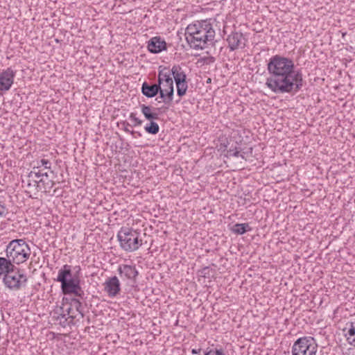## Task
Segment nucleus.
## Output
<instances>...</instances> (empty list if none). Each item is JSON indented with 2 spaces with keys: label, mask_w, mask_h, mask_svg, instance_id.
Masks as SVG:
<instances>
[{
  "label": "nucleus",
  "mask_w": 355,
  "mask_h": 355,
  "mask_svg": "<svg viewBox=\"0 0 355 355\" xmlns=\"http://www.w3.org/2000/svg\"><path fill=\"white\" fill-rule=\"evenodd\" d=\"M186 40L193 49H203L208 42H211L215 37V31L210 23L198 21L189 24L185 31Z\"/></svg>",
  "instance_id": "nucleus-2"
},
{
  "label": "nucleus",
  "mask_w": 355,
  "mask_h": 355,
  "mask_svg": "<svg viewBox=\"0 0 355 355\" xmlns=\"http://www.w3.org/2000/svg\"><path fill=\"white\" fill-rule=\"evenodd\" d=\"M207 82V83H210L211 82V78H209Z\"/></svg>",
  "instance_id": "nucleus-36"
},
{
  "label": "nucleus",
  "mask_w": 355,
  "mask_h": 355,
  "mask_svg": "<svg viewBox=\"0 0 355 355\" xmlns=\"http://www.w3.org/2000/svg\"><path fill=\"white\" fill-rule=\"evenodd\" d=\"M38 177V182L39 185H37V190L41 192H49L53 187L54 182L49 179V175L46 172H42L41 171H36Z\"/></svg>",
  "instance_id": "nucleus-12"
},
{
  "label": "nucleus",
  "mask_w": 355,
  "mask_h": 355,
  "mask_svg": "<svg viewBox=\"0 0 355 355\" xmlns=\"http://www.w3.org/2000/svg\"><path fill=\"white\" fill-rule=\"evenodd\" d=\"M70 305L73 307V310L78 313L80 318H83L85 315L83 313L82 302L77 298L70 299Z\"/></svg>",
  "instance_id": "nucleus-21"
},
{
  "label": "nucleus",
  "mask_w": 355,
  "mask_h": 355,
  "mask_svg": "<svg viewBox=\"0 0 355 355\" xmlns=\"http://www.w3.org/2000/svg\"><path fill=\"white\" fill-rule=\"evenodd\" d=\"M354 346H355V337L352 340V343Z\"/></svg>",
  "instance_id": "nucleus-33"
},
{
  "label": "nucleus",
  "mask_w": 355,
  "mask_h": 355,
  "mask_svg": "<svg viewBox=\"0 0 355 355\" xmlns=\"http://www.w3.org/2000/svg\"><path fill=\"white\" fill-rule=\"evenodd\" d=\"M231 230L233 233L239 235H242L245 234L246 232L250 231L251 227H250L248 223H236L233 225L231 228Z\"/></svg>",
  "instance_id": "nucleus-20"
},
{
  "label": "nucleus",
  "mask_w": 355,
  "mask_h": 355,
  "mask_svg": "<svg viewBox=\"0 0 355 355\" xmlns=\"http://www.w3.org/2000/svg\"><path fill=\"white\" fill-rule=\"evenodd\" d=\"M64 300L67 301V300H68V299H67V298H64V297H63L62 301L64 302Z\"/></svg>",
  "instance_id": "nucleus-34"
},
{
  "label": "nucleus",
  "mask_w": 355,
  "mask_h": 355,
  "mask_svg": "<svg viewBox=\"0 0 355 355\" xmlns=\"http://www.w3.org/2000/svg\"><path fill=\"white\" fill-rule=\"evenodd\" d=\"M144 130L148 134L156 135L159 131V126L156 122L151 120L150 121V123L146 125Z\"/></svg>",
  "instance_id": "nucleus-22"
},
{
  "label": "nucleus",
  "mask_w": 355,
  "mask_h": 355,
  "mask_svg": "<svg viewBox=\"0 0 355 355\" xmlns=\"http://www.w3.org/2000/svg\"><path fill=\"white\" fill-rule=\"evenodd\" d=\"M170 72L171 73V76H173L175 83L187 80V75L180 65H174L172 69H170Z\"/></svg>",
  "instance_id": "nucleus-19"
},
{
  "label": "nucleus",
  "mask_w": 355,
  "mask_h": 355,
  "mask_svg": "<svg viewBox=\"0 0 355 355\" xmlns=\"http://www.w3.org/2000/svg\"><path fill=\"white\" fill-rule=\"evenodd\" d=\"M157 85H159L161 90L159 98L162 101H159V102H163L167 105H171L173 100L174 87L170 69L164 67L159 70Z\"/></svg>",
  "instance_id": "nucleus-5"
},
{
  "label": "nucleus",
  "mask_w": 355,
  "mask_h": 355,
  "mask_svg": "<svg viewBox=\"0 0 355 355\" xmlns=\"http://www.w3.org/2000/svg\"><path fill=\"white\" fill-rule=\"evenodd\" d=\"M318 344L311 336L299 338L293 345L292 355H316Z\"/></svg>",
  "instance_id": "nucleus-8"
},
{
  "label": "nucleus",
  "mask_w": 355,
  "mask_h": 355,
  "mask_svg": "<svg viewBox=\"0 0 355 355\" xmlns=\"http://www.w3.org/2000/svg\"><path fill=\"white\" fill-rule=\"evenodd\" d=\"M38 177L37 173H36L35 168H34L33 171H31L28 175L26 188L28 192L36 193L40 191L37 190V185H39V184H37Z\"/></svg>",
  "instance_id": "nucleus-16"
},
{
  "label": "nucleus",
  "mask_w": 355,
  "mask_h": 355,
  "mask_svg": "<svg viewBox=\"0 0 355 355\" xmlns=\"http://www.w3.org/2000/svg\"><path fill=\"white\" fill-rule=\"evenodd\" d=\"M205 355H225L223 349H211Z\"/></svg>",
  "instance_id": "nucleus-28"
},
{
  "label": "nucleus",
  "mask_w": 355,
  "mask_h": 355,
  "mask_svg": "<svg viewBox=\"0 0 355 355\" xmlns=\"http://www.w3.org/2000/svg\"><path fill=\"white\" fill-rule=\"evenodd\" d=\"M62 310V313L60 315L62 318H65L66 315H69L70 318L72 320L77 318V315L75 313V311L73 307L69 304V306L64 309V307H60Z\"/></svg>",
  "instance_id": "nucleus-24"
},
{
  "label": "nucleus",
  "mask_w": 355,
  "mask_h": 355,
  "mask_svg": "<svg viewBox=\"0 0 355 355\" xmlns=\"http://www.w3.org/2000/svg\"><path fill=\"white\" fill-rule=\"evenodd\" d=\"M15 267L14 263L9 257H0V275L5 276V274L12 272Z\"/></svg>",
  "instance_id": "nucleus-17"
},
{
  "label": "nucleus",
  "mask_w": 355,
  "mask_h": 355,
  "mask_svg": "<svg viewBox=\"0 0 355 355\" xmlns=\"http://www.w3.org/2000/svg\"><path fill=\"white\" fill-rule=\"evenodd\" d=\"M159 85L157 84L149 85L144 82L141 85L142 94L148 98L155 97L157 94L160 95Z\"/></svg>",
  "instance_id": "nucleus-15"
},
{
  "label": "nucleus",
  "mask_w": 355,
  "mask_h": 355,
  "mask_svg": "<svg viewBox=\"0 0 355 355\" xmlns=\"http://www.w3.org/2000/svg\"><path fill=\"white\" fill-rule=\"evenodd\" d=\"M347 334L349 336L355 337V322L350 323V327L348 329Z\"/></svg>",
  "instance_id": "nucleus-29"
},
{
  "label": "nucleus",
  "mask_w": 355,
  "mask_h": 355,
  "mask_svg": "<svg viewBox=\"0 0 355 355\" xmlns=\"http://www.w3.org/2000/svg\"><path fill=\"white\" fill-rule=\"evenodd\" d=\"M156 110L157 108L153 107L150 105H146L144 104L141 105V110L142 114L144 115L145 118L149 121L159 119L158 113L154 112V110Z\"/></svg>",
  "instance_id": "nucleus-18"
},
{
  "label": "nucleus",
  "mask_w": 355,
  "mask_h": 355,
  "mask_svg": "<svg viewBox=\"0 0 355 355\" xmlns=\"http://www.w3.org/2000/svg\"><path fill=\"white\" fill-rule=\"evenodd\" d=\"M128 125H129V123H126V125H125V126L124 127V128H123V130H124L125 132H128V133H130V134L133 135V134L135 133V132H134L133 130H130L128 128Z\"/></svg>",
  "instance_id": "nucleus-32"
},
{
  "label": "nucleus",
  "mask_w": 355,
  "mask_h": 355,
  "mask_svg": "<svg viewBox=\"0 0 355 355\" xmlns=\"http://www.w3.org/2000/svg\"><path fill=\"white\" fill-rule=\"evenodd\" d=\"M269 76L266 85L275 94L297 93L303 87L301 71L295 70L293 61L286 57L275 55L267 64Z\"/></svg>",
  "instance_id": "nucleus-1"
},
{
  "label": "nucleus",
  "mask_w": 355,
  "mask_h": 355,
  "mask_svg": "<svg viewBox=\"0 0 355 355\" xmlns=\"http://www.w3.org/2000/svg\"><path fill=\"white\" fill-rule=\"evenodd\" d=\"M208 272H209V267H205L201 270V274H202V276L206 277L207 275H209Z\"/></svg>",
  "instance_id": "nucleus-31"
},
{
  "label": "nucleus",
  "mask_w": 355,
  "mask_h": 355,
  "mask_svg": "<svg viewBox=\"0 0 355 355\" xmlns=\"http://www.w3.org/2000/svg\"><path fill=\"white\" fill-rule=\"evenodd\" d=\"M8 214V209L3 202L0 201V218L5 217Z\"/></svg>",
  "instance_id": "nucleus-27"
},
{
  "label": "nucleus",
  "mask_w": 355,
  "mask_h": 355,
  "mask_svg": "<svg viewBox=\"0 0 355 355\" xmlns=\"http://www.w3.org/2000/svg\"><path fill=\"white\" fill-rule=\"evenodd\" d=\"M117 271L121 278L125 277L133 282H135L136 277L139 275L138 270L135 266L127 264L120 265Z\"/></svg>",
  "instance_id": "nucleus-13"
},
{
  "label": "nucleus",
  "mask_w": 355,
  "mask_h": 355,
  "mask_svg": "<svg viewBox=\"0 0 355 355\" xmlns=\"http://www.w3.org/2000/svg\"><path fill=\"white\" fill-rule=\"evenodd\" d=\"M103 286L104 291L106 292L110 297L116 296L121 291V284L119 279L116 276L107 278Z\"/></svg>",
  "instance_id": "nucleus-11"
},
{
  "label": "nucleus",
  "mask_w": 355,
  "mask_h": 355,
  "mask_svg": "<svg viewBox=\"0 0 355 355\" xmlns=\"http://www.w3.org/2000/svg\"><path fill=\"white\" fill-rule=\"evenodd\" d=\"M129 117H130V120L134 123V125L136 126V125H141L142 121L136 116L135 113H133V112L130 113Z\"/></svg>",
  "instance_id": "nucleus-26"
},
{
  "label": "nucleus",
  "mask_w": 355,
  "mask_h": 355,
  "mask_svg": "<svg viewBox=\"0 0 355 355\" xmlns=\"http://www.w3.org/2000/svg\"><path fill=\"white\" fill-rule=\"evenodd\" d=\"M28 278L24 270L16 266L5 274L3 277V283L5 286L11 291H17L26 286Z\"/></svg>",
  "instance_id": "nucleus-7"
},
{
  "label": "nucleus",
  "mask_w": 355,
  "mask_h": 355,
  "mask_svg": "<svg viewBox=\"0 0 355 355\" xmlns=\"http://www.w3.org/2000/svg\"><path fill=\"white\" fill-rule=\"evenodd\" d=\"M116 236L120 247L126 252H135L142 245L140 232L131 227H122Z\"/></svg>",
  "instance_id": "nucleus-6"
},
{
  "label": "nucleus",
  "mask_w": 355,
  "mask_h": 355,
  "mask_svg": "<svg viewBox=\"0 0 355 355\" xmlns=\"http://www.w3.org/2000/svg\"><path fill=\"white\" fill-rule=\"evenodd\" d=\"M227 157H241V158L244 159V156L241 154H240V151L237 149V148H235L234 149H229L227 151L226 154Z\"/></svg>",
  "instance_id": "nucleus-25"
},
{
  "label": "nucleus",
  "mask_w": 355,
  "mask_h": 355,
  "mask_svg": "<svg viewBox=\"0 0 355 355\" xmlns=\"http://www.w3.org/2000/svg\"><path fill=\"white\" fill-rule=\"evenodd\" d=\"M228 47L231 51L239 49H243L245 46L247 40L242 33L232 32L227 37Z\"/></svg>",
  "instance_id": "nucleus-9"
},
{
  "label": "nucleus",
  "mask_w": 355,
  "mask_h": 355,
  "mask_svg": "<svg viewBox=\"0 0 355 355\" xmlns=\"http://www.w3.org/2000/svg\"><path fill=\"white\" fill-rule=\"evenodd\" d=\"M76 273L72 276L71 266L65 264L58 271L56 281L60 282L61 290L64 295L73 294L76 297L83 298L85 293L80 286L79 272L81 268L79 266L74 268Z\"/></svg>",
  "instance_id": "nucleus-3"
},
{
  "label": "nucleus",
  "mask_w": 355,
  "mask_h": 355,
  "mask_svg": "<svg viewBox=\"0 0 355 355\" xmlns=\"http://www.w3.org/2000/svg\"><path fill=\"white\" fill-rule=\"evenodd\" d=\"M6 253L14 264L19 265L29 259L31 250L24 239H14L6 246Z\"/></svg>",
  "instance_id": "nucleus-4"
},
{
  "label": "nucleus",
  "mask_w": 355,
  "mask_h": 355,
  "mask_svg": "<svg viewBox=\"0 0 355 355\" xmlns=\"http://www.w3.org/2000/svg\"><path fill=\"white\" fill-rule=\"evenodd\" d=\"M177 87V94L180 97L186 94L188 85L187 80L178 81L175 83Z\"/></svg>",
  "instance_id": "nucleus-23"
},
{
  "label": "nucleus",
  "mask_w": 355,
  "mask_h": 355,
  "mask_svg": "<svg viewBox=\"0 0 355 355\" xmlns=\"http://www.w3.org/2000/svg\"><path fill=\"white\" fill-rule=\"evenodd\" d=\"M15 76V72L11 68L3 71L0 73V90L8 91L13 84Z\"/></svg>",
  "instance_id": "nucleus-10"
},
{
  "label": "nucleus",
  "mask_w": 355,
  "mask_h": 355,
  "mask_svg": "<svg viewBox=\"0 0 355 355\" xmlns=\"http://www.w3.org/2000/svg\"><path fill=\"white\" fill-rule=\"evenodd\" d=\"M148 49L153 53H158L166 50V43L160 37H153L148 42Z\"/></svg>",
  "instance_id": "nucleus-14"
},
{
  "label": "nucleus",
  "mask_w": 355,
  "mask_h": 355,
  "mask_svg": "<svg viewBox=\"0 0 355 355\" xmlns=\"http://www.w3.org/2000/svg\"><path fill=\"white\" fill-rule=\"evenodd\" d=\"M41 166H44L45 168H51V162L48 159H42L40 160Z\"/></svg>",
  "instance_id": "nucleus-30"
},
{
  "label": "nucleus",
  "mask_w": 355,
  "mask_h": 355,
  "mask_svg": "<svg viewBox=\"0 0 355 355\" xmlns=\"http://www.w3.org/2000/svg\"><path fill=\"white\" fill-rule=\"evenodd\" d=\"M192 353L195 354V353H196V351L195 349H193Z\"/></svg>",
  "instance_id": "nucleus-35"
}]
</instances>
